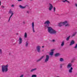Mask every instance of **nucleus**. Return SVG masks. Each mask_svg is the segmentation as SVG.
<instances>
[{
	"mask_svg": "<svg viewBox=\"0 0 77 77\" xmlns=\"http://www.w3.org/2000/svg\"><path fill=\"white\" fill-rule=\"evenodd\" d=\"M55 49H53L51 50V52H50L49 53V55L50 56H53V54H54V51L55 50Z\"/></svg>",
	"mask_w": 77,
	"mask_h": 77,
	"instance_id": "9",
	"label": "nucleus"
},
{
	"mask_svg": "<svg viewBox=\"0 0 77 77\" xmlns=\"http://www.w3.org/2000/svg\"><path fill=\"white\" fill-rule=\"evenodd\" d=\"M29 41H27L26 42V44L25 45L26 47H28V45H29Z\"/></svg>",
	"mask_w": 77,
	"mask_h": 77,
	"instance_id": "19",
	"label": "nucleus"
},
{
	"mask_svg": "<svg viewBox=\"0 0 77 77\" xmlns=\"http://www.w3.org/2000/svg\"><path fill=\"white\" fill-rule=\"evenodd\" d=\"M50 21L49 20H46L44 23V26L45 27H49V24H50Z\"/></svg>",
	"mask_w": 77,
	"mask_h": 77,
	"instance_id": "4",
	"label": "nucleus"
},
{
	"mask_svg": "<svg viewBox=\"0 0 77 77\" xmlns=\"http://www.w3.org/2000/svg\"><path fill=\"white\" fill-rule=\"evenodd\" d=\"M44 56H42V57H40V58L39 59H38L37 60V62H39V61H41V60L42 59H43V58H44Z\"/></svg>",
	"mask_w": 77,
	"mask_h": 77,
	"instance_id": "13",
	"label": "nucleus"
},
{
	"mask_svg": "<svg viewBox=\"0 0 77 77\" xmlns=\"http://www.w3.org/2000/svg\"><path fill=\"white\" fill-rule=\"evenodd\" d=\"M23 0H17L18 2H21V1H22Z\"/></svg>",
	"mask_w": 77,
	"mask_h": 77,
	"instance_id": "36",
	"label": "nucleus"
},
{
	"mask_svg": "<svg viewBox=\"0 0 77 77\" xmlns=\"http://www.w3.org/2000/svg\"><path fill=\"white\" fill-rule=\"evenodd\" d=\"M31 1H33V0H30Z\"/></svg>",
	"mask_w": 77,
	"mask_h": 77,
	"instance_id": "40",
	"label": "nucleus"
},
{
	"mask_svg": "<svg viewBox=\"0 0 77 77\" xmlns=\"http://www.w3.org/2000/svg\"><path fill=\"white\" fill-rule=\"evenodd\" d=\"M37 70V68H35L33 69H32L30 71L31 72H33L35 71H36Z\"/></svg>",
	"mask_w": 77,
	"mask_h": 77,
	"instance_id": "14",
	"label": "nucleus"
},
{
	"mask_svg": "<svg viewBox=\"0 0 77 77\" xmlns=\"http://www.w3.org/2000/svg\"><path fill=\"white\" fill-rule=\"evenodd\" d=\"M16 35H18V33H17Z\"/></svg>",
	"mask_w": 77,
	"mask_h": 77,
	"instance_id": "39",
	"label": "nucleus"
},
{
	"mask_svg": "<svg viewBox=\"0 0 77 77\" xmlns=\"http://www.w3.org/2000/svg\"><path fill=\"white\" fill-rule=\"evenodd\" d=\"M32 30L33 31V32H35V29L34 28V22H32Z\"/></svg>",
	"mask_w": 77,
	"mask_h": 77,
	"instance_id": "10",
	"label": "nucleus"
},
{
	"mask_svg": "<svg viewBox=\"0 0 77 77\" xmlns=\"http://www.w3.org/2000/svg\"><path fill=\"white\" fill-rule=\"evenodd\" d=\"M44 46H42V48H44Z\"/></svg>",
	"mask_w": 77,
	"mask_h": 77,
	"instance_id": "38",
	"label": "nucleus"
},
{
	"mask_svg": "<svg viewBox=\"0 0 77 77\" xmlns=\"http://www.w3.org/2000/svg\"><path fill=\"white\" fill-rule=\"evenodd\" d=\"M64 44H65V42H64V41H63L61 43V46H63V45H64Z\"/></svg>",
	"mask_w": 77,
	"mask_h": 77,
	"instance_id": "21",
	"label": "nucleus"
},
{
	"mask_svg": "<svg viewBox=\"0 0 77 77\" xmlns=\"http://www.w3.org/2000/svg\"><path fill=\"white\" fill-rule=\"evenodd\" d=\"M24 37L25 38H27V32L25 33Z\"/></svg>",
	"mask_w": 77,
	"mask_h": 77,
	"instance_id": "18",
	"label": "nucleus"
},
{
	"mask_svg": "<svg viewBox=\"0 0 77 77\" xmlns=\"http://www.w3.org/2000/svg\"><path fill=\"white\" fill-rule=\"evenodd\" d=\"M51 41L52 42H55L56 41V40H55L54 39H53Z\"/></svg>",
	"mask_w": 77,
	"mask_h": 77,
	"instance_id": "31",
	"label": "nucleus"
},
{
	"mask_svg": "<svg viewBox=\"0 0 77 77\" xmlns=\"http://www.w3.org/2000/svg\"><path fill=\"white\" fill-rule=\"evenodd\" d=\"M53 5L51 4H49V11H51L52 10V9H53Z\"/></svg>",
	"mask_w": 77,
	"mask_h": 77,
	"instance_id": "8",
	"label": "nucleus"
},
{
	"mask_svg": "<svg viewBox=\"0 0 77 77\" xmlns=\"http://www.w3.org/2000/svg\"><path fill=\"white\" fill-rule=\"evenodd\" d=\"M45 28H48V33L51 34H56L57 33V31L53 29L52 27L50 26L46 27Z\"/></svg>",
	"mask_w": 77,
	"mask_h": 77,
	"instance_id": "2",
	"label": "nucleus"
},
{
	"mask_svg": "<svg viewBox=\"0 0 77 77\" xmlns=\"http://www.w3.org/2000/svg\"><path fill=\"white\" fill-rule=\"evenodd\" d=\"M54 12H55L56 11V8H55V7H54Z\"/></svg>",
	"mask_w": 77,
	"mask_h": 77,
	"instance_id": "29",
	"label": "nucleus"
},
{
	"mask_svg": "<svg viewBox=\"0 0 77 77\" xmlns=\"http://www.w3.org/2000/svg\"><path fill=\"white\" fill-rule=\"evenodd\" d=\"M74 48H77V44H76L75 46L74 47Z\"/></svg>",
	"mask_w": 77,
	"mask_h": 77,
	"instance_id": "30",
	"label": "nucleus"
},
{
	"mask_svg": "<svg viewBox=\"0 0 77 77\" xmlns=\"http://www.w3.org/2000/svg\"><path fill=\"white\" fill-rule=\"evenodd\" d=\"M75 43L74 41V40H72L70 42V45H73V44H74Z\"/></svg>",
	"mask_w": 77,
	"mask_h": 77,
	"instance_id": "16",
	"label": "nucleus"
},
{
	"mask_svg": "<svg viewBox=\"0 0 77 77\" xmlns=\"http://www.w3.org/2000/svg\"><path fill=\"white\" fill-rule=\"evenodd\" d=\"M23 42V38L21 37H20L19 38V44H21Z\"/></svg>",
	"mask_w": 77,
	"mask_h": 77,
	"instance_id": "12",
	"label": "nucleus"
},
{
	"mask_svg": "<svg viewBox=\"0 0 77 77\" xmlns=\"http://www.w3.org/2000/svg\"><path fill=\"white\" fill-rule=\"evenodd\" d=\"M58 26L60 27L65 26V27L69 26V24L68 23L67 20L63 22H61L58 23Z\"/></svg>",
	"mask_w": 77,
	"mask_h": 77,
	"instance_id": "1",
	"label": "nucleus"
},
{
	"mask_svg": "<svg viewBox=\"0 0 77 77\" xmlns=\"http://www.w3.org/2000/svg\"><path fill=\"white\" fill-rule=\"evenodd\" d=\"M8 64L2 65V66L1 70L2 72H7L8 71Z\"/></svg>",
	"mask_w": 77,
	"mask_h": 77,
	"instance_id": "3",
	"label": "nucleus"
},
{
	"mask_svg": "<svg viewBox=\"0 0 77 77\" xmlns=\"http://www.w3.org/2000/svg\"><path fill=\"white\" fill-rule=\"evenodd\" d=\"M59 56H60V54L59 53H56L55 54V56L56 57Z\"/></svg>",
	"mask_w": 77,
	"mask_h": 77,
	"instance_id": "20",
	"label": "nucleus"
},
{
	"mask_svg": "<svg viewBox=\"0 0 77 77\" xmlns=\"http://www.w3.org/2000/svg\"><path fill=\"white\" fill-rule=\"evenodd\" d=\"M14 6H15V5H11V7H14Z\"/></svg>",
	"mask_w": 77,
	"mask_h": 77,
	"instance_id": "34",
	"label": "nucleus"
},
{
	"mask_svg": "<svg viewBox=\"0 0 77 77\" xmlns=\"http://www.w3.org/2000/svg\"><path fill=\"white\" fill-rule=\"evenodd\" d=\"M71 66H72V63H69L67 65V68H71Z\"/></svg>",
	"mask_w": 77,
	"mask_h": 77,
	"instance_id": "11",
	"label": "nucleus"
},
{
	"mask_svg": "<svg viewBox=\"0 0 77 77\" xmlns=\"http://www.w3.org/2000/svg\"><path fill=\"white\" fill-rule=\"evenodd\" d=\"M72 69H73V68L72 67H71L70 69L69 70V73H72Z\"/></svg>",
	"mask_w": 77,
	"mask_h": 77,
	"instance_id": "15",
	"label": "nucleus"
},
{
	"mask_svg": "<svg viewBox=\"0 0 77 77\" xmlns=\"http://www.w3.org/2000/svg\"><path fill=\"white\" fill-rule=\"evenodd\" d=\"M26 13L27 14H29V11H27L26 12Z\"/></svg>",
	"mask_w": 77,
	"mask_h": 77,
	"instance_id": "33",
	"label": "nucleus"
},
{
	"mask_svg": "<svg viewBox=\"0 0 77 77\" xmlns=\"http://www.w3.org/2000/svg\"><path fill=\"white\" fill-rule=\"evenodd\" d=\"M64 1H63L62 2H68V3H69V1H67V0H64Z\"/></svg>",
	"mask_w": 77,
	"mask_h": 77,
	"instance_id": "24",
	"label": "nucleus"
},
{
	"mask_svg": "<svg viewBox=\"0 0 77 77\" xmlns=\"http://www.w3.org/2000/svg\"><path fill=\"white\" fill-rule=\"evenodd\" d=\"M2 3V2H1V1H0V6L1 5V3Z\"/></svg>",
	"mask_w": 77,
	"mask_h": 77,
	"instance_id": "37",
	"label": "nucleus"
},
{
	"mask_svg": "<svg viewBox=\"0 0 77 77\" xmlns=\"http://www.w3.org/2000/svg\"><path fill=\"white\" fill-rule=\"evenodd\" d=\"M69 38H70V36H69V37H67V38L66 39V40L67 41H68L69 39Z\"/></svg>",
	"mask_w": 77,
	"mask_h": 77,
	"instance_id": "27",
	"label": "nucleus"
},
{
	"mask_svg": "<svg viewBox=\"0 0 77 77\" xmlns=\"http://www.w3.org/2000/svg\"><path fill=\"white\" fill-rule=\"evenodd\" d=\"M19 7L21 9H25L26 7V6H23L20 5H19Z\"/></svg>",
	"mask_w": 77,
	"mask_h": 77,
	"instance_id": "17",
	"label": "nucleus"
},
{
	"mask_svg": "<svg viewBox=\"0 0 77 77\" xmlns=\"http://www.w3.org/2000/svg\"><path fill=\"white\" fill-rule=\"evenodd\" d=\"M5 8V6L3 5L1 7V8H2V9H3V8Z\"/></svg>",
	"mask_w": 77,
	"mask_h": 77,
	"instance_id": "32",
	"label": "nucleus"
},
{
	"mask_svg": "<svg viewBox=\"0 0 77 77\" xmlns=\"http://www.w3.org/2000/svg\"><path fill=\"white\" fill-rule=\"evenodd\" d=\"M36 49L38 52V53L41 52V46H37L36 47Z\"/></svg>",
	"mask_w": 77,
	"mask_h": 77,
	"instance_id": "7",
	"label": "nucleus"
},
{
	"mask_svg": "<svg viewBox=\"0 0 77 77\" xmlns=\"http://www.w3.org/2000/svg\"><path fill=\"white\" fill-rule=\"evenodd\" d=\"M75 6L76 9V10H77V3H75Z\"/></svg>",
	"mask_w": 77,
	"mask_h": 77,
	"instance_id": "26",
	"label": "nucleus"
},
{
	"mask_svg": "<svg viewBox=\"0 0 77 77\" xmlns=\"http://www.w3.org/2000/svg\"><path fill=\"white\" fill-rule=\"evenodd\" d=\"M50 58V56L48 55H46V57L45 59V62H47L49 60V59Z\"/></svg>",
	"mask_w": 77,
	"mask_h": 77,
	"instance_id": "6",
	"label": "nucleus"
},
{
	"mask_svg": "<svg viewBox=\"0 0 77 77\" xmlns=\"http://www.w3.org/2000/svg\"><path fill=\"white\" fill-rule=\"evenodd\" d=\"M9 12L11 14V15L9 18V19L8 20V21H10V20H11V18L13 15L14 14V11H12L11 10H10Z\"/></svg>",
	"mask_w": 77,
	"mask_h": 77,
	"instance_id": "5",
	"label": "nucleus"
},
{
	"mask_svg": "<svg viewBox=\"0 0 77 77\" xmlns=\"http://www.w3.org/2000/svg\"><path fill=\"white\" fill-rule=\"evenodd\" d=\"M23 24H25L26 22H25V21H24L23 22Z\"/></svg>",
	"mask_w": 77,
	"mask_h": 77,
	"instance_id": "35",
	"label": "nucleus"
},
{
	"mask_svg": "<svg viewBox=\"0 0 77 77\" xmlns=\"http://www.w3.org/2000/svg\"><path fill=\"white\" fill-rule=\"evenodd\" d=\"M31 77H37V75L35 74H33L32 75Z\"/></svg>",
	"mask_w": 77,
	"mask_h": 77,
	"instance_id": "23",
	"label": "nucleus"
},
{
	"mask_svg": "<svg viewBox=\"0 0 77 77\" xmlns=\"http://www.w3.org/2000/svg\"><path fill=\"white\" fill-rule=\"evenodd\" d=\"M76 34H77V32H74L73 33V34L72 35V37L74 36H75V35H76Z\"/></svg>",
	"mask_w": 77,
	"mask_h": 77,
	"instance_id": "22",
	"label": "nucleus"
},
{
	"mask_svg": "<svg viewBox=\"0 0 77 77\" xmlns=\"http://www.w3.org/2000/svg\"><path fill=\"white\" fill-rule=\"evenodd\" d=\"M3 54V52H2V50L0 49V54Z\"/></svg>",
	"mask_w": 77,
	"mask_h": 77,
	"instance_id": "25",
	"label": "nucleus"
},
{
	"mask_svg": "<svg viewBox=\"0 0 77 77\" xmlns=\"http://www.w3.org/2000/svg\"><path fill=\"white\" fill-rule=\"evenodd\" d=\"M60 61L61 62H62L63 61V59L62 58H60Z\"/></svg>",
	"mask_w": 77,
	"mask_h": 77,
	"instance_id": "28",
	"label": "nucleus"
}]
</instances>
